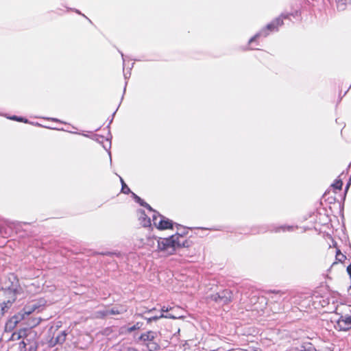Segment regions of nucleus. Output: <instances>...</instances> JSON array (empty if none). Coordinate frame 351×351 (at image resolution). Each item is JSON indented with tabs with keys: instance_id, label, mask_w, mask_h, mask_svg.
Returning a JSON list of instances; mask_svg holds the SVG:
<instances>
[{
	"instance_id": "obj_8",
	"label": "nucleus",
	"mask_w": 351,
	"mask_h": 351,
	"mask_svg": "<svg viewBox=\"0 0 351 351\" xmlns=\"http://www.w3.org/2000/svg\"><path fill=\"white\" fill-rule=\"evenodd\" d=\"M32 332H33L29 328H21V329L18 330L17 331L14 332L12 334V335L10 338V341H19V339H21L22 338H26L29 335H31Z\"/></svg>"
},
{
	"instance_id": "obj_12",
	"label": "nucleus",
	"mask_w": 351,
	"mask_h": 351,
	"mask_svg": "<svg viewBox=\"0 0 351 351\" xmlns=\"http://www.w3.org/2000/svg\"><path fill=\"white\" fill-rule=\"evenodd\" d=\"M141 215L139 217V220L141 221V223L144 227H149L151 226V220L146 215L144 210L140 211Z\"/></svg>"
},
{
	"instance_id": "obj_2",
	"label": "nucleus",
	"mask_w": 351,
	"mask_h": 351,
	"mask_svg": "<svg viewBox=\"0 0 351 351\" xmlns=\"http://www.w3.org/2000/svg\"><path fill=\"white\" fill-rule=\"evenodd\" d=\"M161 333L152 330L142 332L138 340L147 351H159L161 350Z\"/></svg>"
},
{
	"instance_id": "obj_3",
	"label": "nucleus",
	"mask_w": 351,
	"mask_h": 351,
	"mask_svg": "<svg viewBox=\"0 0 351 351\" xmlns=\"http://www.w3.org/2000/svg\"><path fill=\"white\" fill-rule=\"evenodd\" d=\"M350 306L341 304L337 306L335 313L340 315L337 321L335 328L340 331H347L351 329V316L348 314L350 311Z\"/></svg>"
},
{
	"instance_id": "obj_28",
	"label": "nucleus",
	"mask_w": 351,
	"mask_h": 351,
	"mask_svg": "<svg viewBox=\"0 0 351 351\" xmlns=\"http://www.w3.org/2000/svg\"><path fill=\"white\" fill-rule=\"evenodd\" d=\"M258 36H259V34H256V35H255L254 37H252V38L250 40L249 43H252V42H253V41H254V40H256Z\"/></svg>"
},
{
	"instance_id": "obj_9",
	"label": "nucleus",
	"mask_w": 351,
	"mask_h": 351,
	"mask_svg": "<svg viewBox=\"0 0 351 351\" xmlns=\"http://www.w3.org/2000/svg\"><path fill=\"white\" fill-rule=\"evenodd\" d=\"M25 339H26V340H23L20 343V344H19L20 348L26 350V346L27 345H30L29 348L28 349V351H36L38 345H37L36 340L35 339L30 340V339H27V337Z\"/></svg>"
},
{
	"instance_id": "obj_30",
	"label": "nucleus",
	"mask_w": 351,
	"mask_h": 351,
	"mask_svg": "<svg viewBox=\"0 0 351 351\" xmlns=\"http://www.w3.org/2000/svg\"><path fill=\"white\" fill-rule=\"evenodd\" d=\"M267 57H268V55H267V54H265V55H264V58H265V59H266Z\"/></svg>"
},
{
	"instance_id": "obj_11",
	"label": "nucleus",
	"mask_w": 351,
	"mask_h": 351,
	"mask_svg": "<svg viewBox=\"0 0 351 351\" xmlns=\"http://www.w3.org/2000/svg\"><path fill=\"white\" fill-rule=\"evenodd\" d=\"M38 308V306L36 304H34L32 306H25L19 313H18V314L21 315L23 316V320H24L27 316H29V315H31Z\"/></svg>"
},
{
	"instance_id": "obj_1",
	"label": "nucleus",
	"mask_w": 351,
	"mask_h": 351,
	"mask_svg": "<svg viewBox=\"0 0 351 351\" xmlns=\"http://www.w3.org/2000/svg\"><path fill=\"white\" fill-rule=\"evenodd\" d=\"M156 241L157 243L156 251L165 256L174 254L178 248L190 246V241H188L186 234L176 233L166 238L149 237L147 238V244L153 247Z\"/></svg>"
},
{
	"instance_id": "obj_13",
	"label": "nucleus",
	"mask_w": 351,
	"mask_h": 351,
	"mask_svg": "<svg viewBox=\"0 0 351 351\" xmlns=\"http://www.w3.org/2000/svg\"><path fill=\"white\" fill-rule=\"evenodd\" d=\"M127 308L123 305H119L118 307H114L109 311L110 315H120L125 313Z\"/></svg>"
},
{
	"instance_id": "obj_22",
	"label": "nucleus",
	"mask_w": 351,
	"mask_h": 351,
	"mask_svg": "<svg viewBox=\"0 0 351 351\" xmlns=\"http://www.w3.org/2000/svg\"><path fill=\"white\" fill-rule=\"evenodd\" d=\"M66 333L64 331L61 333L60 335L56 337V342L58 343H63L66 339Z\"/></svg>"
},
{
	"instance_id": "obj_10",
	"label": "nucleus",
	"mask_w": 351,
	"mask_h": 351,
	"mask_svg": "<svg viewBox=\"0 0 351 351\" xmlns=\"http://www.w3.org/2000/svg\"><path fill=\"white\" fill-rule=\"evenodd\" d=\"M283 25V18L280 16L278 18L275 19L272 21L269 24L266 26V29L268 31L272 32L278 30V27Z\"/></svg>"
},
{
	"instance_id": "obj_31",
	"label": "nucleus",
	"mask_w": 351,
	"mask_h": 351,
	"mask_svg": "<svg viewBox=\"0 0 351 351\" xmlns=\"http://www.w3.org/2000/svg\"><path fill=\"white\" fill-rule=\"evenodd\" d=\"M275 293H281V292H280V291H276V292H275Z\"/></svg>"
},
{
	"instance_id": "obj_20",
	"label": "nucleus",
	"mask_w": 351,
	"mask_h": 351,
	"mask_svg": "<svg viewBox=\"0 0 351 351\" xmlns=\"http://www.w3.org/2000/svg\"><path fill=\"white\" fill-rule=\"evenodd\" d=\"M121 184H122L121 192L125 194H129L131 192L130 189L127 186V184L125 183V182L123 181V180L121 178Z\"/></svg>"
},
{
	"instance_id": "obj_17",
	"label": "nucleus",
	"mask_w": 351,
	"mask_h": 351,
	"mask_svg": "<svg viewBox=\"0 0 351 351\" xmlns=\"http://www.w3.org/2000/svg\"><path fill=\"white\" fill-rule=\"evenodd\" d=\"M298 229V226H283L281 227H279L277 228L276 232H286V231H294Z\"/></svg>"
},
{
	"instance_id": "obj_6",
	"label": "nucleus",
	"mask_w": 351,
	"mask_h": 351,
	"mask_svg": "<svg viewBox=\"0 0 351 351\" xmlns=\"http://www.w3.org/2000/svg\"><path fill=\"white\" fill-rule=\"evenodd\" d=\"M210 299L215 302L228 304L233 300V293L230 289H223L219 293L211 295Z\"/></svg>"
},
{
	"instance_id": "obj_25",
	"label": "nucleus",
	"mask_w": 351,
	"mask_h": 351,
	"mask_svg": "<svg viewBox=\"0 0 351 351\" xmlns=\"http://www.w3.org/2000/svg\"><path fill=\"white\" fill-rule=\"evenodd\" d=\"M301 351H315V349L309 343L307 346H304Z\"/></svg>"
},
{
	"instance_id": "obj_7",
	"label": "nucleus",
	"mask_w": 351,
	"mask_h": 351,
	"mask_svg": "<svg viewBox=\"0 0 351 351\" xmlns=\"http://www.w3.org/2000/svg\"><path fill=\"white\" fill-rule=\"evenodd\" d=\"M23 320V317L21 315H19L18 313L12 316L10 319H8L5 324L4 331L5 332H9L12 331L18 325L19 322Z\"/></svg>"
},
{
	"instance_id": "obj_4",
	"label": "nucleus",
	"mask_w": 351,
	"mask_h": 351,
	"mask_svg": "<svg viewBox=\"0 0 351 351\" xmlns=\"http://www.w3.org/2000/svg\"><path fill=\"white\" fill-rule=\"evenodd\" d=\"M3 295L6 299L0 304V315H3L12 306V304L16 301V293L10 289H2L0 290Z\"/></svg>"
},
{
	"instance_id": "obj_27",
	"label": "nucleus",
	"mask_w": 351,
	"mask_h": 351,
	"mask_svg": "<svg viewBox=\"0 0 351 351\" xmlns=\"http://www.w3.org/2000/svg\"><path fill=\"white\" fill-rule=\"evenodd\" d=\"M350 184H351V176H350V179H349V180H348V183H347V184H346V191H347L348 190V189H349V187H350Z\"/></svg>"
},
{
	"instance_id": "obj_23",
	"label": "nucleus",
	"mask_w": 351,
	"mask_h": 351,
	"mask_svg": "<svg viewBox=\"0 0 351 351\" xmlns=\"http://www.w3.org/2000/svg\"><path fill=\"white\" fill-rule=\"evenodd\" d=\"M343 186V182L341 180H336L332 184V186L335 189L341 190Z\"/></svg>"
},
{
	"instance_id": "obj_24",
	"label": "nucleus",
	"mask_w": 351,
	"mask_h": 351,
	"mask_svg": "<svg viewBox=\"0 0 351 351\" xmlns=\"http://www.w3.org/2000/svg\"><path fill=\"white\" fill-rule=\"evenodd\" d=\"M11 120H14V121H19V122H23V123H28V120L25 118H23V117H19L17 116H13V117H11L10 118Z\"/></svg>"
},
{
	"instance_id": "obj_21",
	"label": "nucleus",
	"mask_w": 351,
	"mask_h": 351,
	"mask_svg": "<svg viewBox=\"0 0 351 351\" xmlns=\"http://www.w3.org/2000/svg\"><path fill=\"white\" fill-rule=\"evenodd\" d=\"M109 315V311H100L97 313V317L104 319Z\"/></svg>"
},
{
	"instance_id": "obj_16",
	"label": "nucleus",
	"mask_w": 351,
	"mask_h": 351,
	"mask_svg": "<svg viewBox=\"0 0 351 351\" xmlns=\"http://www.w3.org/2000/svg\"><path fill=\"white\" fill-rule=\"evenodd\" d=\"M143 325V322H138L135 324H134L132 326H130V327L128 328H127V332L128 333H131L133 331L140 330V329H141Z\"/></svg>"
},
{
	"instance_id": "obj_15",
	"label": "nucleus",
	"mask_w": 351,
	"mask_h": 351,
	"mask_svg": "<svg viewBox=\"0 0 351 351\" xmlns=\"http://www.w3.org/2000/svg\"><path fill=\"white\" fill-rule=\"evenodd\" d=\"M42 319L40 317H31L27 322V325L30 328H34L37 326L41 322Z\"/></svg>"
},
{
	"instance_id": "obj_14",
	"label": "nucleus",
	"mask_w": 351,
	"mask_h": 351,
	"mask_svg": "<svg viewBox=\"0 0 351 351\" xmlns=\"http://www.w3.org/2000/svg\"><path fill=\"white\" fill-rule=\"evenodd\" d=\"M134 197L135 201L138 203L141 206L145 207L149 211L155 212V210L152 208V206L148 204L147 202H145L143 199H142L138 195L134 194Z\"/></svg>"
},
{
	"instance_id": "obj_19",
	"label": "nucleus",
	"mask_w": 351,
	"mask_h": 351,
	"mask_svg": "<svg viewBox=\"0 0 351 351\" xmlns=\"http://www.w3.org/2000/svg\"><path fill=\"white\" fill-rule=\"evenodd\" d=\"M162 317H165V318H167V317L175 318V317H173V316H168V315H165L163 314H161L160 316H154V317H152L147 318V323H150L152 321H156V320H157V319H158L160 318H162Z\"/></svg>"
},
{
	"instance_id": "obj_5",
	"label": "nucleus",
	"mask_w": 351,
	"mask_h": 351,
	"mask_svg": "<svg viewBox=\"0 0 351 351\" xmlns=\"http://www.w3.org/2000/svg\"><path fill=\"white\" fill-rule=\"evenodd\" d=\"M152 221L154 226L160 230L173 229V222L156 211L152 217Z\"/></svg>"
},
{
	"instance_id": "obj_18",
	"label": "nucleus",
	"mask_w": 351,
	"mask_h": 351,
	"mask_svg": "<svg viewBox=\"0 0 351 351\" xmlns=\"http://www.w3.org/2000/svg\"><path fill=\"white\" fill-rule=\"evenodd\" d=\"M335 258L336 261L334 263H337L338 262L343 263L346 259V256L343 254L339 249L336 251Z\"/></svg>"
},
{
	"instance_id": "obj_29",
	"label": "nucleus",
	"mask_w": 351,
	"mask_h": 351,
	"mask_svg": "<svg viewBox=\"0 0 351 351\" xmlns=\"http://www.w3.org/2000/svg\"><path fill=\"white\" fill-rule=\"evenodd\" d=\"M128 351H137V350L134 348H128Z\"/></svg>"
},
{
	"instance_id": "obj_26",
	"label": "nucleus",
	"mask_w": 351,
	"mask_h": 351,
	"mask_svg": "<svg viewBox=\"0 0 351 351\" xmlns=\"http://www.w3.org/2000/svg\"><path fill=\"white\" fill-rule=\"evenodd\" d=\"M171 308H169L168 307L164 306L161 308V311L162 312H168Z\"/></svg>"
}]
</instances>
